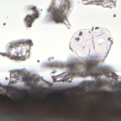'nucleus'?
<instances>
[{"mask_svg": "<svg viewBox=\"0 0 121 121\" xmlns=\"http://www.w3.org/2000/svg\"><path fill=\"white\" fill-rule=\"evenodd\" d=\"M99 4H99H100V3H99V4Z\"/></svg>", "mask_w": 121, "mask_h": 121, "instance_id": "a878e982", "label": "nucleus"}, {"mask_svg": "<svg viewBox=\"0 0 121 121\" xmlns=\"http://www.w3.org/2000/svg\"><path fill=\"white\" fill-rule=\"evenodd\" d=\"M25 43L26 44H30V45H31L32 44V43L30 40L27 41Z\"/></svg>", "mask_w": 121, "mask_h": 121, "instance_id": "f8f14e48", "label": "nucleus"}, {"mask_svg": "<svg viewBox=\"0 0 121 121\" xmlns=\"http://www.w3.org/2000/svg\"><path fill=\"white\" fill-rule=\"evenodd\" d=\"M111 43L112 42V41L111 40Z\"/></svg>", "mask_w": 121, "mask_h": 121, "instance_id": "393cba45", "label": "nucleus"}, {"mask_svg": "<svg viewBox=\"0 0 121 121\" xmlns=\"http://www.w3.org/2000/svg\"><path fill=\"white\" fill-rule=\"evenodd\" d=\"M69 2L68 0H65V3L62 6V8H64L66 7V6L69 5L68 7H69Z\"/></svg>", "mask_w": 121, "mask_h": 121, "instance_id": "1a4fd4ad", "label": "nucleus"}, {"mask_svg": "<svg viewBox=\"0 0 121 121\" xmlns=\"http://www.w3.org/2000/svg\"><path fill=\"white\" fill-rule=\"evenodd\" d=\"M79 119V118H77V120H78Z\"/></svg>", "mask_w": 121, "mask_h": 121, "instance_id": "b1692460", "label": "nucleus"}, {"mask_svg": "<svg viewBox=\"0 0 121 121\" xmlns=\"http://www.w3.org/2000/svg\"><path fill=\"white\" fill-rule=\"evenodd\" d=\"M32 9L33 11L35 12L33 13L31 15H27L25 19L28 26L29 27L31 26V24L35 18H38L39 17L38 12L36 9V8L34 6H33L32 8Z\"/></svg>", "mask_w": 121, "mask_h": 121, "instance_id": "f03ea898", "label": "nucleus"}, {"mask_svg": "<svg viewBox=\"0 0 121 121\" xmlns=\"http://www.w3.org/2000/svg\"><path fill=\"white\" fill-rule=\"evenodd\" d=\"M82 32H80L79 33V35L80 36V35H82Z\"/></svg>", "mask_w": 121, "mask_h": 121, "instance_id": "dca6fc26", "label": "nucleus"}, {"mask_svg": "<svg viewBox=\"0 0 121 121\" xmlns=\"http://www.w3.org/2000/svg\"><path fill=\"white\" fill-rule=\"evenodd\" d=\"M99 29V27H95V30H97V29Z\"/></svg>", "mask_w": 121, "mask_h": 121, "instance_id": "f3484780", "label": "nucleus"}, {"mask_svg": "<svg viewBox=\"0 0 121 121\" xmlns=\"http://www.w3.org/2000/svg\"><path fill=\"white\" fill-rule=\"evenodd\" d=\"M18 55L19 53H18L17 54V56L12 55L11 56L10 58L12 60H24L26 59L27 57L26 56H22L19 57L18 56Z\"/></svg>", "mask_w": 121, "mask_h": 121, "instance_id": "423d86ee", "label": "nucleus"}, {"mask_svg": "<svg viewBox=\"0 0 121 121\" xmlns=\"http://www.w3.org/2000/svg\"><path fill=\"white\" fill-rule=\"evenodd\" d=\"M23 51H22V50L20 52V53H23Z\"/></svg>", "mask_w": 121, "mask_h": 121, "instance_id": "aec40b11", "label": "nucleus"}, {"mask_svg": "<svg viewBox=\"0 0 121 121\" xmlns=\"http://www.w3.org/2000/svg\"><path fill=\"white\" fill-rule=\"evenodd\" d=\"M56 66L58 67L62 68L63 67V65L62 64H57L56 65Z\"/></svg>", "mask_w": 121, "mask_h": 121, "instance_id": "ddd939ff", "label": "nucleus"}, {"mask_svg": "<svg viewBox=\"0 0 121 121\" xmlns=\"http://www.w3.org/2000/svg\"><path fill=\"white\" fill-rule=\"evenodd\" d=\"M98 4H97L98 5Z\"/></svg>", "mask_w": 121, "mask_h": 121, "instance_id": "cd10ccee", "label": "nucleus"}, {"mask_svg": "<svg viewBox=\"0 0 121 121\" xmlns=\"http://www.w3.org/2000/svg\"><path fill=\"white\" fill-rule=\"evenodd\" d=\"M97 62L96 61H91L87 64L86 66V75H93L95 69L96 68Z\"/></svg>", "mask_w": 121, "mask_h": 121, "instance_id": "7ed1b4c3", "label": "nucleus"}, {"mask_svg": "<svg viewBox=\"0 0 121 121\" xmlns=\"http://www.w3.org/2000/svg\"><path fill=\"white\" fill-rule=\"evenodd\" d=\"M23 79L24 81H28L29 82H31L32 81H34V79L31 77L27 76H25L23 78Z\"/></svg>", "mask_w": 121, "mask_h": 121, "instance_id": "6e6552de", "label": "nucleus"}, {"mask_svg": "<svg viewBox=\"0 0 121 121\" xmlns=\"http://www.w3.org/2000/svg\"><path fill=\"white\" fill-rule=\"evenodd\" d=\"M7 100L8 101H12L13 103H17V102H16L13 101H12V100L11 99L9 100V99L8 98L7 99Z\"/></svg>", "mask_w": 121, "mask_h": 121, "instance_id": "4468645a", "label": "nucleus"}, {"mask_svg": "<svg viewBox=\"0 0 121 121\" xmlns=\"http://www.w3.org/2000/svg\"><path fill=\"white\" fill-rule=\"evenodd\" d=\"M67 66L69 68V70L70 71L69 73L71 76H74L79 74L78 69L76 64L75 63H70L68 64Z\"/></svg>", "mask_w": 121, "mask_h": 121, "instance_id": "20e7f679", "label": "nucleus"}, {"mask_svg": "<svg viewBox=\"0 0 121 121\" xmlns=\"http://www.w3.org/2000/svg\"><path fill=\"white\" fill-rule=\"evenodd\" d=\"M96 82L97 83L95 85V86H97L98 85H100L101 83V82L100 80H97Z\"/></svg>", "mask_w": 121, "mask_h": 121, "instance_id": "9b49d317", "label": "nucleus"}, {"mask_svg": "<svg viewBox=\"0 0 121 121\" xmlns=\"http://www.w3.org/2000/svg\"><path fill=\"white\" fill-rule=\"evenodd\" d=\"M110 39H111V38H109L108 39H109V40H110Z\"/></svg>", "mask_w": 121, "mask_h": 121, "instance_id": "5701e85b", "label": "nucleus"}, {"mask_svg": "<svg viewBox=\"0 0 121 121\" xmlns=\"http://www.w3.org/2000/svg\"><path fill=\"white\" fill-rule=\"evenodd\" d=\"M83 1V3L85 4H88L94 2H103L104 1V0H82Z\"/></svg>", "mask_w": 121, "mask_h": 121, "instance_id": "0eeeda50", "label": "nucleus"}, {"mask_svg": "<svg viewBox=\"0 0 121 121\" xmlns=\"http://www.w3.org/2000/svg\"><path fill=\"white\" fill-rule=\"evenodd\" d=\"M32 98H34L35 99L36 98L34 96H32L31 97Z\"/></svg>", "mask_w": 121, "mask_h": 121, "instance_id": "a211bd4d", "label": "nucleus"}, {"mask_svg": "<svg viewBox=\"0 0 121 121\" xmlns=\"http://www.w3.org/2000/svg\"><path fill=\"white\" fill-rule=\"evenodd\" d=\"M19 42H14L13 43V45L10 46H9L10 49H9V50H11V49L13 47H18L19 46V45H17V44H19Z\"/></svg>", "mask_w": 121, "mask_h": 121, "instance_id": "9d476101", "label": "nucleus"}, {"mask_svg": "<svg viewBox=\"0 0 121 121\" xmlns=\"http://www.w3.org/2000/svg\"><path fill=\"white\" fill-rule=\"evenodd\" d=\"M116 16V15L115 14H114V15L113 16V17H115Z\"/></svg>", "mask_w": 121, "mask_h": 121, "instance_id": "412c9836", "label": "nucleus"}, {"mask_svg": "<svg viewBox=\"0 0 121 121\" xmlns=\"http://www.w3.org/2000/svg\"><path fill=\"white\" fill-rule=\"evenodd\" d=\"M49 11L52 14L50 15L51 18L56 23L62 22L65 18V14L62 9L51 7L49 9Z\"/></svg>", "mask_w": 121, "mask_h": 121, "instance_id": "f257e3e1", "label": "nucleus"}, {"mask_svg": "<svg viewBox=\"0 0 121 121\" xmlns=\"http://www.w3.org/2000/svg\"><path fill=\"white\" fill-rule=\"evenodd\" d=\"M5 24H6L5 23H4L3 24V25H5Z\"/></svg>", "mask_w": 121, "mask_h": 121, "instance_id": "4be33fe9", "label": "nucleus"}, {"mask_svg": "<svg viewBox=\"0 0 121 121\" xmlns=\"http://www.w3.org/2000/svg\"><path fill=\"white\" fill-rule=\"evenodd\" d=\"M75 39L76 40H77V41H78V40H79V37H77V38H76Z\"/></svg>", "mask_w": 121, "mask_h": 121, "instance_id": "2eb2a0df", "label": "nucleus"}, {"mask_svg": "<svg viewBox=\"0 0 121 121\" xmlns=\"http://www.w3.org/2000/svg\"><path fill=\"white\" fill-rule=\"evenodd\" d=\"M100 71L101 72L99 73L98 74L99 75H101L104 74L108 77H110V76L109 74V73H110L108 72V70L104 69H101ZM111 73V77L113 79H117L118 78L117 75L116 74L113 72H112Z\"/></svg>", "mask_w": 121, "mask_h": 121, "instance_id": "39448f33", "label": "nucleus"}, {"mask_svg": "<svg viewBox=\"0 0 121 121\" xmlns=\"http://www.w3.org/2000/svg\"><path fill=\"white\" fill-rule=\"evenodd\" d=\"M26 98L27 99H28L29 98V96H27L26 97Z\"/></svg>", "mask_w": 121, "mask_h": 121, "instance_id": "6ab92c4d", "label": "nucleus"}, {"mask_svg": "<svg viewBox=\"0 0 121 121\" xmlns=\"http://www.w3.org/2000/svg\"><path fill=\"white\" fill-rule=\"evenodd\" d=\"M108 119H109V120H111V119H110V118H109Z\"/></svg>", "mask_w": 121, "mask_h": 121, "instance_id": "bb28decb", "label": "nucleus"}]
</instances>
